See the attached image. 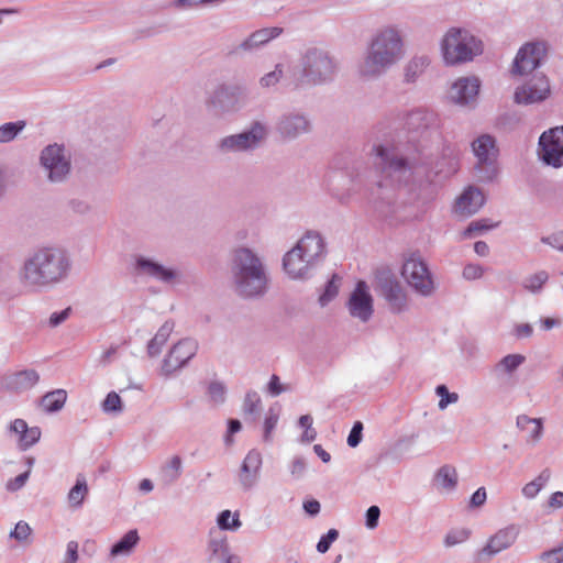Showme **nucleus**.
<instances>
[{
  "label": "nucleus",
  "mask_w": 563,
  "mask_h": 563,
  "mask_svg": "<svg viewBox=\"0 0 563 563\" xmlns=\"http://www.w3.org/2000/svg\"><path fill=\"white\" fill-rule=\"evenodd\" d=\"M231 271L236 289L242 296H257L266 289L267 277L263 264L249 249L235 251Z\"/></svg>",
  "instance_id": "f257e3e1"
},
{
  "label": "nucleus",
  "mask_w": 563,
  "mask_h": 563,
  "mask_svg": "<svg viewBox=\"0 0 563 563\" xmlns=\"http://www.w3.org/2000/svg\"><path fill=\"white\" fill-rule=\"evenodd\" d=\"M65 254L56 249H42L24 266L23 279L33 286H43L59 280L67 271Z\"/></svg>",
  "instance_id": "f03ea898"
},
{
  "label": "nucleus",
  "mask_w": 563,
  "mask_h": 563,
  "mask_svg": "<svg viewBox=\"0 0 563 563\" xmlns=\"http://www.w3.org/2000/svg\"><path fill=\"white\" fill-rule=\"evenodd\" d=\"M402 53V41L399 33L387 27L379 31L373 38L364 64L365 75H375L394 64Z\"/></svg>",
  "instance_id": "7ed1b4c3"
},
{
  "label": "nucleus",
  "mask_w": 563,
  "mask_h": 563,
  "mask_svg": "<svg viewBox=\"0 0 563 563\" xmlns=\"http://www.w3.org/2000/svg\"><path fill=\"white\" fill-rule=\"evenodd\" d=\"M479 51V42L465 30L451 29L442 41L443 57L448 64L471 60Z\"/></svg>",
  "instance_id": "20e7f679"
},
{
  "label": "nucleus",
  "mask_w": 563,
  "mask_h": 563,
  "mask_svg": "<svg viewBox=\"0 0 563 563\" xmlns=\"http://www.w3.org/2000/svg\"><path fill=\"white\" fill-rule=\"evenodd\" d=\"M401 276L417 292L428 296L433 291L434 284L427 264L412 254L404 262Z\"/></svg>",
  "instance_id": "39448f33"
},
{
  "label": "nucleus",
  "mask_w": 563,
  "mask_h": 563,
  "mask_svg": "<svg viewBox=\"0 0 563 563\" xmlns=\"http://www.w3.org/2000/svg\"><path fill=\"white\" fill-rule=\"evenodd\" d=\"M540 156L553 167L563 166V126L543 132L539 140Z\"/></svg>",
  "instance_id": "423d86ee"
},
{
  "label": "nucleus",
  "mask_w": 563,
  "mask_h": 563,
  "mask_svg": "<svg viewBox=\"0 0 563 563\" xmlns=\"http://www.w3.org/2000/svg\"><path fill=\"white\" fill-rule=\"evenodd\" d=\"M545 51V45L542 43L526 44L515 58L512 71L518 75L531 73L539 66Z\"/></svg>",
  "instance_id": "0eeeda50"
},
{
  "label": "nucleus",
  "mask_w": 563,
  "mask_h": 563,
  "mask_svg": "<svg viewBox=\"0 0 563 563\" xmlns=\"http://www.w3.org/2000/svg\"><path fill=\"white\" fill-rule=\"evenodd\" d=\"M198 350L197 342L191 339H184L173 346L163 362L162 369L170 374L183 367Z\"/></svg>",
  "instance_id": "6e6552de"
},
{
  "label": "nucleus",
  "mask_w": 563,
  "mask_h": 563,
  "mask_svg": "<svg viewBox=\"0 0 563 563\" xmlns=\"http://www.w3.org/2000/svg\"><path fill=\"white\" fill-rule=\"evenodd\" d=\"M63 151L58 145H48L42 152V164L49 172L48 176L53 181L62 180L69 172V162L65 158Z\"/></svg>",
  "instance_id": "1a4fd4ad"
},
{
  "label": "nucleus",
  "mask_w": 563,
  "mask_h": 563,
  "mask_svg": "<svg viewBox=\"0 0 563 563\" xmlns=\"http://www.w3.org/2000/svg\"><path fill=\"white\" fill-rule=\"evenodd\" d=\"M351 316L367 321L373 313V299L365 282L360 280L349 299Z\"/></svg>",
  "instance_id": "9d476101"
},
{
  "label": "nucleus",
  "mask_w": 563,
  "mask_h": 563,
  "mask_svg": "<svg viewBox=\"0 0 563 563\" xmlns=\"http://www.w3.org/2000/svg\"><path fill=\"white\" fill-rule=\"evenodd\" d=\"M516 538L517 533L514 529L499 530L496 534L489 538L487 544L477 552V562L484 563L499 552L508 549L516 541Z\"/></svg>",
  "instance_id": "9b49d317"
},
{
  "label": "nucleus",
  "mask_w": 563,
  "mask_h": 563,
  "mask_svg": "<svg viewBox=\"0 0 563 563\" xmlns=\"http://www.w3.org/2000/svg\"><path fill=\"white\" fill-rule=\"evenodd\" d=\"M40 380L35 369H23L2 377L1 386L9 393L20 394L32 389Z\"/></svg>",
  "instance_id": "f8f14e48"
},
{
  "label": "nucleus",
  "mask_w": 563,
  "mask_h": 563,
  "mask_svg": "<svg viewBox=\"0 0 563 563\" xmlns=\"http://www.w3.org/2000/svg\"><path fill=\"white\" fill-rule=\"evenodd\" d=\"M550 93V85L545 77H538L520 87L515 92L518 103H533L544 100Z\"/></svg>",
  "instance_id": "ddd939ff"
},
{
  "label": "nucleus",
  "mask_w": 563,
  "mask_h": 563,
  "mask_svg": "<svg viewBox=\"0 0 563 563\" xmlns=\"http://www.w3.org/2000/svg\"><path fill=\"white\" fill-rule=\"evenodd\" d=\"M479 80L476 77L457 79L451 87L450 98L460 104H466L474 100L479 91Z\"/></svg>",
  "instance_id": "4468645a"
},
{
  "label": "nucleus",
  "mask_w": 563,
  "mask_h": 563,
  "mask_svg": "<svg viewBox=\"0 0 563 563\" xmlns=\"http://www.w3.org/2000/svg\"><path fill=\"white\" fill-rule=\"evenodd\" d=\"M485 203V197L481 190L472 186L467 187L456 199L454 210L461 216H472L476 213Z\"/></svg>",
  "instance_id": "2eb2a0df"
},
{
  "label": "nucleus",
  "mask_w": 563,
  "mask_h": 563,
  "mask_svg": "<svg viewBox=\"0 0 563 563\" xmlns=\"http://www.w3.org/2000/svg\"><path fill=\"white\" fill-rule=\"evenodd\" d=\"M308 67L307 76L311 77L313 84L324 80L333 73V64L331 59L321 52H314L307 56Z\"/></svg>",
  "instance_id": "dca6fc26"
},
{
  "label": "nucleus",
  "mask_w": 563,
  "mask_h": 563,
  "mask_svg": "<svg viewBox=\"0 0 563 563\" xmlns=\"http://www.w3.org/2000/svg\"><path fill=\"white\" fill-rule=\"evenodd\" d=\"M265 135V129L256 123L250 132L231 135L221 143L223 148L228 150H246L254 146Z\"/></svg>",
  "instance_id": "f3484780"
},
{
  "label": "nucleus",
  "mask_w": 563,
  "mask_h": 563,
  "mask_svg": "<svg viewBox=\"0 0 563 563\" xmlns=\"http://www.w3.org/2000/svg\"><path fill=\"white\" fill-rule=\"evenodd\" d=\"M294 250H298V253H302L306 261L313 265L323 254L324 243L319 234L307 233L298 241Z\"/></svg>",
  "instance_id": "a211bd4d"
},
{
  "label": "nucleus",
  "mask_w": 563,
  "mask_h": 563,
  "mask_svg": "<svg viewBox=\"0 0 563 563\" xmlns=\"http://www.w3.org/2000/svg\"><path fill=\"white\" fill-rule=\"evenodd\" d=\"M10 431L18 437L19 448L23 451L34 445L41 438L38 427H29L23 419H15L10 426Z\"/></svg>",
  "instance_id": "6ab92c4d"
},
{
  "label": "nucleus",
  "mask_w": 563,
  "mask_h": 563,
  "mask_svg": "<svg viewBox=\"0 0 563 563\" xmlns=\"http://www.w3.org/2000/svg\"><path fill=\"white\" fill-rule=\"evenodd\" d=\"M380 291L393 311L399 312L406 307L407 295L397 280L385 279L380 285Z\"/></svg>",
  "instance_id": "aec40b11"
},
{
  "label": "nucleus",
  "mask_w": 563,
  "mask_h": 563,
  "mask_svg": "<svg viewBox=\"0 0 563 563\" xmlns=\"http://www.w3.org/2000/svg\"><path fill=\"white\" fill-rule=\"evenodd\" d=\"M284 269L291 278H302L312 266L310 262L306 261L302 253L298 250L291 249L284 257Z\"/></svg>",
  "instance_id": "412c9836"
},
{
  "label": "nucleus",
  "mask_w": 563,
  "mask_h": 563,
  "mask_svg": "<svg viewBox=\"0 0 563 563\" xmlns=\"http://www.w3.org/2000/svg\"><path fill=\"white\" fill-rule=\"evenodd\" d=\"M262 465V455L258 451H250L241 467L240 482L244 487H251L256 479Z\"/></svg>",
  "instance_id": "4be33fe9"
},
{
  "label": "nucleus",
  "mask_w": 563,
  "mask_h": 563,
  "mask_svg": "<svg viewBox=\"0 0 563 563\" xmlns=\"http://www.w3.org/2000/svg\"><path fill=\"white\" fill-rule=\"evenodd\" d=\"M473 152L479 163H492L496 159L498 150L493 136L484 134L476 139L473 144Z\"/></svg>",
  "instance_id": "5701e85b"
},
{
  "label": "nucleus",
  "mask_w": 563,
  "mask_h": 563,
  "mask_svg": "<svg viewBox=\"0 0 563 563\" xmlns=\"http://www.w3.org/2000/svg\"><path fill=\"white\" fill-rule=\"evenodd\" d=\"M517 427L527 433L529 441L536 442L542 435L543 424L540 418H530L527 415L518 416Z\"/></svg>",
  "instance_id": "b1692460"
},
{
  "label": "nucleus",
  "mask_w": 563,
  "mask_h": 563,
  "mask_svg": "<svg viewBox=\"0 0 563 563\" xmlns=\"http://www.w3.org/2000/svg\"><path fill=\"white\" fill-rule=\"evenodd\" d=\"M283 32L280 27H266L254 32L247 41L243 43L244 48L262 45L277 37Z\"/></svg>",
  "instance_id": "393cba45"
},
{
  "label": "nucleus",
  "mask_w": 563,
  "mask_h": 563,
  "mask_svg": "<svg viewBox=\"0 0 563 563\" xmlns=\"http://www.w3.org/2000/svg\"><path fill=\"white\" fill-rule=\"evenodd\" d=\"M140 538L137 531L130 530L111 548V555L117 556L129 554L137 544Z\"/></svg>",
  "instance_id": "a878e982"
},
{
  "label": "nucleus",
  "mask_w": 563,
  "mask_h": 563,
  "mask_svg": "<svg viewBox=\"0 0 563 563\" xmlns=\"http://www.w3.org/2000/svg\"><path fill=\"white\" fill-rule=\"evenodd\" d=\"M377 155L382 158L384 165V172L388 176H393L394 174H404L407 170L406 162L404 159H389L387 150L383 146L377 147Z\"/></svg>",
  "instance_id": "bb28decb"
},
{
  "label": "nucleus",
  "mask_w": 563,
  "mask_h": 563,
  "mask_svg": "<svg viewBox=\"0 0 563 563\" xmlns=\"http://www.w3.org/2000/svg\"><path fill=\"white\" fill-rule=\"evenodd\" d=\"M66 398V391L63 389H57L44 395L41 400V406L47 412L57 411L64 406Z\"/></svg>",
  "instance_id": "cd10ccee"
},
{
  "label": "nucleus",
  "mask_w": 563,
  "mask_h": 563,
  "mask_svg": "<svg viewBox=\"0 0 563 563\" xmlns=\"http://www.w3.org/2000/svg\"><path fill=\"white\" fill-rule=\"evenodd\" d=\"M308 129V122L302 117H291L284 120L280 124V131L285 136L292 137Z\"/></svg>",
  "instance_id": "c85d7f7f"
},
{
  "label": "nucleus",
  "mask_w": 563,
  "mask_h": 563,
  "mask_svg": "<svg viewBox=\"0 0 563 563\" xmlns=\"http://www.w3.org/2000/svg\"><path fill=\"white\" fill-rule=\"evenodd\" d=\"M137 264L148 275H152V276H154L158 279L165 280V282L173 279L175 276L173 271L167 269V268H165L156 263L150 262V261L140 260L137 262Z\"/></svg>",
  "instance_id": "c756f323"
},
{
  "label": "nucleus",
  "mask_w": 563,
  "mask_h": 563,
  "mask_svg": "<svg viewBox=\"0 0 563 563\" xmlns=\"http://www.w3.org/2000/svg\"><path fill=\"white\" fill-rule=\"evenodd\" d=\"M88 494L87 483L84 476H78L75 486L68 493V501L71 506L78 507L82 504Z\"/></svg>",
  "instance_id": "7c9ffc66"
},
{
  "label": "nucleus",
  "mask_w": 563,
  "mask_h": 563,
  "mask_svg": "<svg viewBox=\"0 0 563 563\" xmlns=\"http://www.w3.org/2000/svg\"><path fill=\"white\" fill-rule=\"evenodd\" d=\"M174 324L172 322H165L155 336L151 340L148 344V351L151 354H155L158 352L159 347L166 343L170 333L173 332Z\"/></svg>",
  "instance_id": "2f4dec72"
},
{
  "label": "nucleus",
  "mask_w": 563,
  "mask_h": 563,
  "mask_svg": "<svg viewBox=\"0 0 563 563\" xmlns=\"http://www.w3.org/2000/svg\"><path fill=\"white\" fill-rule=\"evenodd\" d=\"M428 65L429 59L426 56L415 57L410 60L405 74L407 81H413L416 77L423 73Z\"/></svg>",
  "instance_id": "473e14b6"
},
{
  "label": "nucleus",
  "mask_w": 563,
  "mask_h": 563,
  "mask_svg": "<svg viewBox=\"0 0 563 563\" xmlns=\"http://www.w3.org/2000/svg\"><path fill=\"white\" fill-rule=\"evenodd\" d=\"M341 285V277L336 274L332 275L331 279L328 282L323 294L319 297V302L321 306H325L339 294Z\"/></svg>",
  "instance_id": "72a5a7b5"
},
{
  "label": "nucleus",
  "mask_w": 563,
  "mask_h": 563,
  "mask_svg": "<svg viewBox=\"0 0 563 563\" xmlns=\"http://www.w3.org/2000/svg\"><path fill=\"white\" fill-rule=\"evenodd\" d=\"M437 482L443 488H453L457 482V474L455 468L450 466H443L437 473Z\"/></svg>",
  "instance_id": "f704fd0d"
},
{
  "label": "nucleus",
  "mask_w": 563,
  "mask_h": 563,
  "mask_svg": "<svg viewBox=\"0 0 563 563\" xmlns=\"http://www.w3.org/2000/svg\"><path fill=\"white\" fill-rule=\"evenodd\" d=\"M549 478L550 473L548 471L542 472L537 479L525 485L522 488L523 495L528 498H533L542 489Z\"/></svg>",
  "instance_id": "c9c22d12"
},
{
  "label": "nucleus",
  "mask_w": 563,
  "mask_h": 563,
  "mask_svg": "<svg viewBox=\"0 0 563 563\" xmlns=\"http://www.w3.org/2000/svg\"><path fill=\"white\" fill-rule=\"evenodd\" d=\"M181 472V459L178 455L173 456L163 467L164 477L167 482L176 481Z\"/></svg>",
  "instance_id": "e433bc0d"
},
{
  "label": "nucleus",
  "mask_w": 563,
  "mask_h": 563,
  "mask_svg": "<svg viewBox=\"0 0 563 563\" xmlns=\"http://www.w3.org/2000/svg\"><path fill=\"white\" fill-rule=\"evenodd\" d=\"M24 128V122H10L0 126V142L5 143L13 140L16 134Z\"/></svg>",
  "instance_id": "4c0bfd02"
},
{
  "label": "nucleus",
  "mask_w": 563,
  "mask_h": 563,
  "mask_svg": "<svg viewBox=\"0 0 563 563\" xmlns=\"http://www.w3.org/2000/svg\"><path fill=\"white\" fill-rule=\"evenodd\" d=\"M498 224H499V222H490L487 219H481V220L473 221L470 223L467 229L463 232V238H470L475 233H479V232L496 228Z\"/></svg>",
  "instance_id": "58836bf2"
},
{
  "label": "nucleus",
  "mask_w": 563,
  "mask_h": 563,
  "mask_svg": "<svg viewBox=\"0 0 563 563\" xmlns=\"http://www.w3.org/2000/svg\"><path fill=\"white\" fill-rule=\"evenodd\" d=\"M218 525L221 529H236L241 526L239 516H232L230 510H223L218 517Z\"/></svg>",
  "instance_id": "ea45409f"
},
{
  "label": "nucleus",
  "mask_w": 563,
  "mask_h": 563,
  "mask_svg": "<svg viewBox=\"0 0 563 563\" xmlns=\"http://www.w3.org/2000/svg\"><path fill=\"white\" fill-rule=\"evenodd\" d=\"M437 394L440 396V409H445L450 404L456 402L459 399L457 394L449 393L446 386L444 385H440L437 387Z\"/></svg>",
  "instance_id": "a19ab883"
},
{
  "label": "nucleus",
  "mask_w": 563,
  "mask_h": 563,
  "mask_svg": "<svg viewBox=\"0 0 563 563\" xmlns=\"http://www.w3.org/2000/svg\"><path fill=\"white\" fill-rule=\"evenodd\" d=\"M102 409L106 412H113L121 410V398L115 391H111L107 395L102 402Z\"/></svg>",
  "instance_id": "79ce46f5"
},
{
  "label": "nucleus",
  "mask_w": 563,
  "mask_h": 563,
  "mask_svg": "<svg viewBox=\"0 0 563 563\" xmlns=\"http://www.w3.org/2000/svg\"><path fill=\"white\" fill-rule=\"evenodd\" d=\"M470 537V531L466 529L453 530L449 532L445 537V544L448 547H453L459 543L466 541Z\"/></svg>",
  "instance_id": "37998d69"
},
{
  "label": "nucleus",
  "mask_w": 563,
  "mask_h": 563,
  "mask_svg": "<svg viewBox=\"0 0 563 563\" xmlns=\"http://www.w3.org/2000/svg\"><path fill=\"white\" fill-rule=\"evenodd\" d=\"M548 280V274L545 272H539L530 276L525 284V287L531 291L541 289L543 284Z\"/></svg>",
  "instance_id": "c03bdc74"
},
{
  "label": "nucleus",
  "mask_w": 563,
  "mask_h": 563,
  "mask_svg": "<svg viewBox=\"0 0 563 563\" xmlns=\"http://www.w3.org/2000/svg\"><path fill=\"white\" fill-rule=\"evenodd\" d=\"M261 406V398L255 391H250L246 394L243 409L246 413H255Z\"/></svg>",
  "instance_id": "a18cd8bd"
},
{
  "label": "nucleus",
  "mask_w": 563,
  "mask_h": 563,
  "mask_svg": "<svg viewBox=\"0 0 563 563\" xmlns=\"http://www.w3.org/2000/svg\"><path fill=\"white\" fill-rule=\"evenodd\" d=\"M278 412H276L274 409H269L267 417L264 421V440L268 441L271 440V435L275 427L278 422Z\"/></svg>",
  "instance_id": "49530a36"
},
{
  "label": "nucleus",
  "mask_w": 563,
  "mask_h": 563,
  "mask_svg": "<svg viewBox=\"0 0 563 563\" xmlns=\"http://www.w3.org/2000/svg\"><path fill=\"white\" fill-rule=\"evenodd\" d=\"M525 361V356L520 354H509L500 361V366L507 372H512Z\"/></svg>",
  "instance_id": "de8ad7c7"
},
{
  "label": "nucleus",
  "mask_w": 563,
  "mask_h": 563,
  "mask_svg": "<svg viewBox=\"0 0 563 563\" xmlns=\"http://www.w3.org/2000/svg\"><path fill=\"white\" fill-rule=\"evenodd\" d=\"M338 536H339V532H338L335 529H330V530L328 531V533H327L325 536H323V537L319 540V542H318V544H317V550H318L320 553H325V552L329 550V548H330L331 543H332L334 540H336Z\"/></svg>",
  "instance_id": "09e8293b"
},
{
  "label": "nucleus",
  "mask_w": 563,
  "mask_h": 563,
  "mask_svg": "<svg viewBox=\"0 0 563 563\" xmlns=\"http://www.w3.org/2000/svg\"><path fill=\"white\" fill-rule=\"evenodd\" d=\"M31 531L32 530L26 522L20 521L15 525L14 530L11 532V537L18 541H26L31 534Z\"/></svg>",
  "instance_id": "8fccbe9b"
},
{
  "label": "nucleus",
  "mask_w": 563,
  "mask_h": 563,
  "mask_svg": "<svg viewBox=\"0 0 563 563\" xmlns=\"http://www.w3.org/2000/svg\"><path fill=\"white\" fill-rule=\"evenodd\" d=\"M363 424L361 421H356L347 437V444L352 448L358 445L362 439Z\"/></svg>",
  "instance_id": "3c124183"
},
{
  "label": "nucleus",
  "mask_w": 563,
  "mask_h": 563,
  "mask_svg": "<svg viewBox=\"0 0 563 563\" xmlns=\"http://www.w3.org/2000/svg\"><path fill=\"white\" fill-rule=\"evenodd\" d=\"M541 559L548 561L549 563H562L563 562V545L544 552L541 555Z\"/></svg>",
  "instance_id": "603ef678"
},
{
  "label": "nucleus",
  "mask_w": 563,
  "mask_h": 563,
  "mask_svg": "<svg viewBox=\"0 0 563 563\" xmlns=\"http://www.w3.org/2000/svg\"><path fill=\"white\" fill-rule=\"evenodd\" d=\"M299 424L301 428H305V437L311 441L316 438V431L312 429V418L309 415H303L299 419Z\"/></svg>",
  "instance_id": "864d4df0"
},
{
  "label": "nucleus",
  "mask_w": 563,
  "mask_h": 563,
  "mask_svg": "<svg viewBox=\"0 0 563 563\" xmlns=\"http://www.w3.org/2000/svg\"><path fill=\"white\" fill-rule=\"evenodd\" d=\"M380 510L377 506H371L366 511V526L371 529L377 527Z\"/></svg>",
  "instance_id": "5fc2aeb1"
},
{
  "label": "nucleus",
  "mask_w": 563,
  "mask_h": 563,
  "mask_svg": "<svg viewBox=\"0 0 563 563\" xmlns=\"http://www.w3.org/2000/svg\"><path fill=\"white\" fill-rule=\"evenodd\" d=\"M267 390L272 396H278L286 390L277 375H273L267 386Z\"/></svg>",
  "instance_id": "6e6d98bb"
},
{
  "label": "nucleus",
  "mask_w": 563,
  "mask_h": 563,
  "mask_svg": "<svg viewBox=\"0 0 563 563\" xmlns=\"http://www.w3.org/2000/svg\"><path fill=\"white\" fill-rule=\"evenodd\" d=\"M482 275H483V268L479 265L470 264V265L465 266L463 269V276L470 280L477 279V278L482 277Z\"/></svg>",
  "instance_id": "4d7b16f0"
},
{
  "label": "nucleus",
  "mask_w": 563,
  "mask_h": 563,
  "mask_svg": "<svg viewBox=\"0 0 563 563\" xmlns=\"http://www.w3.org/2000/svg\"><path fill=\"white\" fill-rule=\"evenodd\" d=\"M280 76H282V69L279 68V66H276V69L274 71L268 73L267 75L262 77L261 84L264 87H269V86L278 82Z\"/></svg>",
  "instance_id": "13d9d810"
},
{
  "label": "nucleus",
  "mask_w": 563,
  "mask_h": 563,
  "mask_svg": "<svg viewBox=\"0 0 563 563\" xmlns=\"http://www.w3.org/2000/svg\"><path fill=\"white\" fill-rule=\"evenodd\" d=\"M209 394L214 401H222L225 394L224 386L220 383H212L209 386Z\"/></svg>",
  "instance_id": "bf43d9fd"
},
{
  "label": "nucleus",
  "mask_w": 563,
  "mask_h": 563,
  "mask_svg": "<svg viewBox=\"0 0 563 563\" xmlns=\"http://www.w3.org/2000/svg\"><path fill=\"white\" fill-rule=\"evenodd\" d=\"M29 475H30V470H27L26 472L18 475L14 479L9 481L8 484H7L8 489L9 490H16V489L21 488L25 484V482L27 481Z\"/></svg>",
  "instance_id": "052dcab7"
},
{
  "label": "nucleus",
  "mask_w": 563,
  "mask_h": 563,
  "mask_svg": "<svg viewBox=\"0 0 563 563\" xmlns=\"http://www.w3.org/2000/svg\"><path fill=\"white\" fill-rule=\"evenodd\" d=\"M66 559L68 563H76L78 560V543L76 541H69L67 543Z\"/></svg>",
  "instance_id": "680f3d73"
},
{
  "label": "nucleus",
  "mask_w": 563,
  "mask_h": 563,
  "mask_svg": "<svg viewBox=\"0 0 563 563\" xmlns=\"http://www.w3.org/2000/svg\"><path fill=\"white\" fill-rule=\"evenodd\" d=\"M486 501V490L484 487L478 488L471 497V504L474 507H479Z\"/></svg>",
  "instance_id": "e2e57ef3"
},
{
  "label": "nucleus",
  "mask_w": 563,
  "mask_h": 563,
  "mask_svg": "<svg viewBox=\"0 0 563 563\" xmlns=\"http://www.w3.org/2000/svg\"><path fill=\"white\" fill-rule=\"evenodd\" d=\"M213 0H175L174 4L177 8H190L198 4L210 3Z\"/></svg>",
  "instance_id": "0e129e2a"
},
{
  "label": "nucleus",
  "mask_w": 563,
  "mask_h": 563,
  "mask_svg": "<svg viewBox=\"0 0 563 563\" xmlns=\"http://www.w3.org/2000/svg\"><path fill=\"white\" fill-rule=\"evenodd\" d=\"M549 507L551 508H561L563 507V493L556 492L553 493L549 499Z\"/></svg>",
  "instance_id": "69168bd1"
},
{
  "label": "nucleus",
  "mask_w": 563,
  "mask_h": 563,
  "mask_svg": "<svg viewBox=\"0 0 563 563\" xmlns=\"http://www.w3.org/2000/svg\"><path fill=\"white\" fill-rule=\"evenodd\" d=\"M69 308L65 309L64 311H62L60 313H53L49 318V323L51 325L55 327V325H58L59 323H62L64 320L67 319L68 317V312H69Z\"/></svg>",
  "instance_id": "338daca9"
},
{
  "label": "nucleus",
  "mask_w": 563,
  "mask_h": 563,
  "mask_svg": "<svg viewBox=\"0 0 563 563\" xmlns=\"http://www.w3.org/2000/svg\"><path fill=\"white\" fill-rule=\"evenodd\" d=\"M303 508L309 515L313 516L320 511V504L318 500L314 499L308 500L303 504Z\"/></svg>",
  "instance_id": "774afa93"
}]
</instances>
